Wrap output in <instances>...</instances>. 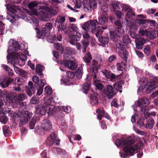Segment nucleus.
Returning a JSON list of instances; mask_svg holds the SVG:
<instances>
[{
  "instance_id": "obj_48",
  "label": "nucleus",
  "mask_w": 158,
  "mask_h": 158,
  "mask_svg": "<svg viewBox=\"0 0 158 158\" xmlns=\"http://www.w3.org/2000/svg\"><path fill=\"white\" fill-rule=\"evenodd\" d=\"M36 122L35 118L34 117L32 118L29 123V127L30 129H33L34 128Z\"/></svg>"
},
{
  "instance_id": "obj_39",
  "label": "nucleus",
  "mask_w": 158,
  "mask_h": 158,
  "mask_svg": "<svg viewBox=\"0 0 158 158\" xmlns=\"http://www.w3.org/2000/svg\"><path fill=\"white\" fill-rule=\"evenodd\" d=\"M44 26V27L43 28H45L46 29H45V30L48 33H49V31L52 29V24L50 23L47 22L46 23Z\"/></svg>"
},
{
  "instance_id": "obj_10",
  "label": "nucleus",
  "mask_w": 158,
  "mask_h": 158,
  "mask_svg": "<svg viewBox=\"0 0 158 158\" xmlns=\"http://www.w3.org/2000/svg\"><path fill=\"white\" fill-rule=\"evenodd\" d=\"M52 107L51 110V115H56L57 118H60L64 117V116L63 111L61 110V109L58 107H54L53 106H51Z\"/></svg>"
},
{
  "instance_id": "obj_60",
  "label": "nucleus",
  "mask_w": 158,
  "mask_h": 158,
  "mask_svg": "<svg viewBox=\"0 0 158 158\" xmlns=\"http://www.w3.org/2000/svg\"><path fill=\"white\" fill-rule=\"evenodd\" d=\"M8 120V118L6 116L2 115L0 117V122L3 123H6Z\"/></svg>"
},
{
  "instance_id": "obj_5",
  "label": "nucleus",
  "mask_w": 158,
  "mask_h": 158,
  "mask_svg": "<svg viewBox=\"0 0 158 158\" xmlns=\"http://www.w3.org/2000/svg\"><path fill=\"white\" fill-rule=\"evenodd\" d=\"M8 11L11 13L10 15L7 16V18L11 23H13L19 18V16L16 14L18 11H20V8L15 5H7L6 6Z\"/></svg>"
},
{
  "instance_id": "obj_56",
  "label": "nucleus",
  "mask_w": 158,
  "mask_h": 158,
  "mask_svg": "<svg viewBox=\"0 0 158 158\" xmlns=\"http://www.w3.org/2000/svg\"><path fill=\"white\" fill-rule=\"evenodd\" d=\"M77 67V66L76 63L72 61H71V63L69 65V67L68 68L72 70H75Z\"/></svg>"
},
{
  "instance_id": "obj_9",
  "label": "nucleus",
  "mask_w": 158,
  "mask_h": 158,
  "mask_svg": "<svg viewBox=\"0 0 158 158\" xmlns=\"http://www.w3.org/2000/svg\"><path fill=\"white\" fill-rule=\"evenodd\" d=\"M108 21L107 17L104 15H102L99 18H98L97 24L103 26L102 27L99 26V28L103 30L107 28Z\"/></svg>"
},
{
  "instance_id": "obj_33",
  "label": "nucleus",
  "mask_w": 158,
  "mask_h": 158,
  "mask_svg": "<svg viewBox=\"0 0 158 158\" xmlns=\"http://www.w3.org/2000/svg\"><path fill=\"white\" fill-rule=\"evenodd\" d=\"M94 83L96 88L99 90H101L104 88L103 85L99 81H94Z\"/></svg>"
},
{
  "instance_id": "obj_47",
  "label": "nucleus",
  "mask_w": 158,
  "mask_h": 158,
  "mask_svg": "<svg viewBox=\"0 0 158 158\" xmlns=\"http://www.w3.org/2000/svg\"><path fill=\"white\" fill-rule=\"evenodd\" d=\"M27 96L26 94L23 93H20L17 96V99L19 101H23L26 98Z\"/></svg>"
},
{
  "instance_id": "obj_63",
  "label": "nucleus",
  "mask_w": 158,
  "mask_h": 158,
  "mask_svg": "<svg viewBox=\"0 0 158 158\" xmlns=\"http://www.w3.org/2000/svg\"><path fill=\"white\" fill-rule=\"evenodd\" d=\"M125 44H124L123 43L121 42L119 43L118 45V48L120 50L122 51L123 52L125 51L126 50Z\"/></svg>"
},
{
  "instance_id": "obj_35",
  "label": "nucleus",
  "mask_w": 158,
  "mask_h": 158,
  "mask_svg": "<svg viewBox=\"0 0 158 158\" xmlns=\"http://www.w3.org/2000/svg\"><path fill=\"white\" fill-rule=\"evenodd\" d=\"M81 42L83 45V47L81 48H82V52L85 53L86 52V48L89 44V42L85 40H82Z\"/></svg>"
},
{
  "instance_id": "obj_51",
  "label": "nucleus",
  "mask_w": 158,
  "mask_h": 158,
  "mask_svg": "<svg viewBox=\"0 0 158 158\" xmlns=\"http://www.w3.org/2000/svg\"><path fill=\"white\" fill-rule=\"evenodd\" d=\"M44 69V66L41 64H37L36 65L35 71L36 73L42 72Z\"/></svg>"
},
{
  "instance_id": "obj_30",
  "label": "nucleus",
  "mask_w": 158,
  "mask_h": 158,
  "mask_svg": "<svg viewBox=\"0 0 158 158\" xmlns=\"http://www.w3.org/2000/svg\"><path fill=\"white\" fill-rule=\"evenodd\" d=\"M96 112L98 113L97 115L98 119L101 121L102 117H103L105 111L103 109H98L96 110Z\"/></svg>"
},
{
  "instance_id": "obj_61",
  "label": "nucleus",
  "mask_w": 158,
  "mask_h": 158,
  "mask_svg": "<svg viewBox=\"0 0 158 158\" xmlns=\"http://www.w3.org/2000/svg\"><path fill=\"white\" fill-rule=\"evenodd\" d=\"M67 127V126L65 120L63 119L61 121L60 127L62 129L65 130Z\"/></svg>"
},
{
  "instance_id": "obj_53",
  "label": "nucleus",
  "mask_w": 158,
  "mask_h": 158,
  "mask_svg": "<svg viewBox=\"0 0 158 158\" xmlns=\"http://www.w3.org/2000/svg\"><path fill=\"white\" fill-rule=\"evenodd\" d=\"M151 47L150 45H147L144 48V52L147 56H148L150 54Z\"/></svg>"
},
{
  "instance_id": "obj_42",
  "label": "nucleus",
  "mask_w": 158,
  "mask_h": 158,
  "mask_svg": "<svg viewBox=\"0 0 158 158\" xmlns=\"http://www.w3.org/2000/svg\"><path fill=\"white\" fill-rule=\"evenodd\" d=\"M65 20V18L64 17L61 16H59L57 17L56 20V22L57 23H64V22Z\"/></svg>"
},
{
  "instance_id": "obj_46",
  "label": "nucleus",
  "mask_w": 158,
  "mask_h": 158,
  "mask_svg": "<svg viewBox=\"0 0 158 158\" xmlns=\"http://www.w3.org/2000/svg\"><path fill=\"white\" fill-rule=\"evenodd\" d=\"M120 6L121 7V10L124 11L126 12L131 9L130 8V6L127 4L121 5Z\"/></svg>"
},
{
  "instance_id": "obj_25",
  "label": "nucleus",
  "mask_w": 158,
  "mask_h": 158,
  "mask_svg": "<svg viewBox=\"0 0 158 158\" xmlns=\"http://www.w3.org/2000/svg\"><path fill=\"white\" fill-rule=\"evenodd\" d=\"M14 58L17 59L19 58L21 60L23 61H25L27 60L26 56L22 53L19 52H15L13 55Z\"/></svg>"
},
{
  "instance_id": "obj_13",
  "label": "nucleus",
  "mask_w": 158,
  "mask_h": 158,
  "mask_svg": "<svg viewBox=\"0 0 158 158\" xmlns=\"http://www.w3.org/2000/svg\"><path fill=\"white\" fill-rule=\"evenodd\" d=\"M33 85V83L31 81H29L28 83V86L26 87L25 89L26 92L29 97L32 96L35 92V87Z\"/></svg>"
},
{
  "instance_id": "obj_27",
  "label": "nucleus",
  "mask_w": 158,
  "mask_h": 158,
  "mask_svg": "<svg viewBox=\"0 0 158 158\" xmlns=\"http://www.w3.org/2000/svg\"><path fill=\"white\" fill-rule=\"evenodd\" d=\"M13 49L15 51H18L19 50H22V48H20V46L19 43L13 40L12 43Z\"/></svg>"
},
{
  "instance_id": "obj_44",
  "label": "nucleus",
  "mask_w": 158,
  "mask_h": 158,
  "mask_svg": "<svg viewBox=\"0 0 158 158\" xmlns=\"http://www.w3.org/2000/svg\"><path fill=\"white\" fill-rule=\"evenodd\" d=\"M39 102V98L37 96L33 97L30 100V103L32 104H36Z\"/></svg>"
},
{
  "instance_id": "obj_24",
  "label": "nucleus",
  "mask_w": 158,
  "mask_h": 158,
  "mask_svg": "<svg viewBox=\"0 0 158 158\" xmlns=\"http://www.w3.org/2000/svg\"><path fill=\"white\" fill-rule=\"evenodd\" d=\"M84 0H73V2L75 5V8H80L82 5H83L84 8H85Z\"/></svg>"
},
{
  "instance_id": "obj_4",
  "label": "nucleus",
  "mask_w": 158,
  "mask_h": 158,
  "mask_svg": "<svg viewBox=\"0 0 158 158\" xmlns=\"http://www.w3.org/2000/svg\"><path fill=\"white\" fill-rule=\"evenodd\" d=\"M15 116L16 115L20 118V121L19 123V127L22 126L27 123L32 116V113L28 110H22L21 111L19 110H16L14 114Z\"/></svg>"
},
{
  "instance_id": "obj_11",
  "label": "nucleus",
  "mask_w": 158,
  "mask_h": 158,
  "mask_svg": "<svg viewBox=\"0 0 158 158\" xmlns=\"http://www.w3.org/2000/svg\"><path fill=\"white\" fill-rule=\"evenodd\" d=\"M102 73L105 75L106 78L109 79L111 81H115L116 79H118L119 75L116 76L110 71L106 69H103L102 71Z\"/></svg>"
},
{
  "instance_id": "obj_22",
  "label": "nucleus",
  "mask_w": 158,
  "mask_h": 158,
  "mask_svg": "<svg viewBox=\"0 0 158 158\" xmlns=\"http://www.w3.org/2000/svg\"><path fill=\"white\" fill-rule=\"evenodd\" d=\"M92 59V56L90 52H88L85 54L83 57V60L87 64V65L89 64Z\"/></svg>"
},
{
  "instance_id": "obj_21",
  "label": "nucleus",
  "mask_w": 158,
  "mask_h": 158,
  "mask_svg": "<svg viewBox=\"0 0 158 158\" xmlns=\"http://www.w3.org/2000/svg\"><path fill=\"white\" fill-rule=\"evenodd\" d=\"M147 37L150 39L153 40L158 36V32L157 30H154L151 31H148Z\"/></svg>"
},
{
  "instance_id": "obj_57",
  "label": "nucleus",
  "mask_w": 158,
  "mask_h": 158,
  "mask_svg": "<svg viewBox=\"0 0 158 158\" xmlns=\"http://www.w3.org/2000/svg\"><path fill=\"white\" fill-rule=\"evenodd\" d=\"M120 10H115L114 11L115 15L117 16V17L118 19H121L122 18V17L123 16L124 14L122 13Z\"/></svg>"
},
{
  "instance_id": "obj_58",
  "label": "nucleus",
  "mask_w": 158,
  "mask_h": 158,
  "mask_svg": "<svg viewBox=\"0 0 158 158\" xmlns=\"http://www.w3.org/2000/svg\"><path fill=\"white\" fill-rule=\"evenodd\" d=\"M65 26L64 23L59 24V26H57V30L58 32L60 31H64V29L65 28Z\"/></svg>"
},
{
  "instance_id": "obj_17",
  "label": "nucleus",
  "mask_w": 158,
  "mask_h": 158,
  "mask_svg": "<svg viewBox=\"0 0 158 158\" xmlns=\"http://www.w3.org/2000/svg\"><path fill=\"white\" fill-rule=\"evenodd\" d=\"M81 34L78 32H76V35H73L69 36V39L70 40L69 43L72 45L75 44V42L80 40Z\"/></svg>"
},
{
  "instance_id": "obj_6",
  "label": "nucleus",
  "mask_w": 158,
  "mask_h": 158,
  "mask_svg": "<svg viewBox=\"0 0 158 158\" xmlns=\"http://www.w3.org/2000/svg\"><path fill=\"white\" fill-rule=\"evenodd\" d=\"M38 11L40 15L48 19L56 15L58 13V10L56 8L50 9L48 7L45 6H43L42 7L39 9Z\"/></svg>"
},
{
  "instance_id": "obj_16",
  "label": "nucleus",
  "mask_w": 158,
  "mask_h": 158,
  "mask_svg": "<svg viewBox=\"0 0 158 158\" xmlns=\"http://www.w3.org/2000/svg\"><path fill=\"white\" fill-rule=\"evenodd\" d=\"M35 29L37 31V36L38 38L43 39L49 34V33L45 30L46 29L45 28L42 27L41 30H40L37 27H35Z\"/></svg>"
},
{
  "instance_id": "obj_38",
  "label": "nucleus",
  "mask_w": 158,
  "mask_h": 158,
  "mask_svg": "<svg viewBox=\"0 0 158 158\" xmlns=\"http://www.w3.org/2000/svg\"><path fill=\"white\" fill-rule=\"evenodd\" d=\"M118 38L115 32L114 31H110V38L111 40L114 41H116L118 40Z\"/></svg>"
},
{
  "instance_id": "obj_18",
  "label": "nucleus",
  "mask_w": 158,
  "mask_h": 158,
  "mask_svg": "<svg viewBox=\"0 0 158 158\" xmlns=\"http://www.w3.org/2000/svg\"><path fill=\"white\" fill-rule=\"evenodd\" d=\"M56 139V137L55 133L54 132H52L46 140V145L47 146H51L53 144H55V140Z\"/></svg>"
},
{
  "instance_id": "obj_34",
  "label": "nucleus",
  "mask_w": 158,
  "mask_h": 158,
  "mask_svg": "<svg viewBox=\"0 0 158 158\" xmlns=\"http://www.w3.org/2000/svg\"><path fill=\"white\" fill-rule=\"evenodd\" d=\"M44 128L42 126H36L35 128L34 131L35 132L37 133L38 134L43 135L44 134Z\"/></svg>"
},
{
  "instance_id": "obj_31",
  "label": "nucleus",
  "mask_w": 158,
  "mask_h": 158,
  "mask_svg": "<svg viewBox=\"0 0 158 158\" xmlns=\"http://www.w3.org/2000/svg\"><path fill=\"white\" fill-rule=\"evenodd\" d=\"M145 119L143 117H140L137 120V126H139L140 128H141L144 125V122Z\"/></svg>"
},
{
  "instance_id": "obj_20",
  "label": "nucleus",
  "mask_w": 158,
  "mask_h": 158,
  "mask_svg": "<svg viewBox=\"0 0 158 158\" xmlns=\"http://www.w3.org/2000/svg\"><path fill=\"white\" fill-rule=\"evenodd\" d=\"M152 84H151V82H149V83H148V85H146L144 87H143V89H144V88H146L145 89V92L147 94H150L152 91H153L154 89L156 88L155 86H154Z\"/></svg>"
},
{
  "instance_id": "obj_64",
  "label": "nucleus",
  "mask_w": 158,
  "mask_h": 158,
  "mask_svg": "<svg viewBox=\"0 0 158 158\" xmlns=\"http://www.w3.org/2000/svg\"><path fill=\"white\" fill-rule=\"evenodd\" d=\"M53 98L52 97H50L44 103L45 104H46V106L49 107H51L50 104L53 101Z\"/></svg>"
},
{
  "instance_id": "obj_45",
  "label": "nucleus",
  "mask_w": 158,
  "mask_h": 158,
  "mask_svg": "<svg viewBox=\"0 0 158 158\" xmlns=\"http://www.w3.org/2000/svg\"><path fill=\"white\" fill-rule=\"evenodd\" d=\"M151 84H152L155 88L158 87V77H155L152 79L150 81Z\"/></svg>"
},
{
  "instance_id": "obj_12",
  "label": "nucleus",
  "mask_w": 158,
  "mask_h": 158,
  "mask_svg": "<svg viewBox=\"0 0 158 158\" xmlns=\"http://www.w3.org/2000/svg\"><path fill=\"white\" fill-rule=\"evenodd\" d=\"M42 126L45 131L51 132L52 130V126L51 122L48 119L43 121Z\"/></svg>"
},
{
  "instance_id": "obj_59",
  "label": "nucleus",
  "mask_w": 158,
  "mask_h": 158,
  "mask_svg": "<svg viewBox=\"0 0 158 158\" xmlns=\"http://www.w3.org/2000/svg\"><path fill=\"white\" fill-rule=\"evenodd\" d=\"M54 46L56 50L60 51L61 52H63V48L61 44L57 43L55 44Z\"/></svg>"
},
{
  "instance_id": "obj_2",
  "label": "nucleus",
  "mask_w": 158,
  "mask_h": 158,
  "mask_svg": "<svg viewBox=\"0 0 158 158\" xmlns=\"http://www.w3.org/2000/svg\"><path fill=\"white\" fill-rule=\"evenodd\" d=\"M98 21L96 19L90 20L85 23L82 28L84 31L88 30L89 31H91L92 33L95 34L97 37L102 35L103 31L99 28V26H96Z\"/></svg>"
},
{
  "instance_id": "obj_62",
  "label": "nucleus",
  "mask_w": 158,
  "mask_h": 158,
  "mask_svg": "<svg viewBox=\"0 0 158 158\" xmlns=\"http://www.w3.org/2000/svg\"><path fill=\"white\" fill-rule=\"evenodd\" d=\"M71 61L68 60L64 59L61 64L64 65L66 67L68 68L71 63Z\"/></svg>"
},
{
  "instance_id": "obj_32",
  "label": "nucleus",
  "mask_w": 158,
  "mask_h": 158,
  "mask_svg": "<svg viewBox=\"0 0 158 158\" xmlns=\"http://www.w3.org/2000/svg\"><path fill=\"white\" fill-rule=\"evenodd\" d=\"M124 31L121 27H117L115 29V33L118 37H120L123 35Z\"/></svg>"
},
{
  "instance_id": "obj_7",
  "label": "nucleus",
  "mask_w": 158,
  "mask_h": 158,
  "mask_svg": "<svg viewBox=\"0 0 158 158\" xmlns=\"http://www.w3.org/2000/svg\"><path fill=\"white\" fill-rule=\"evenodd\" d=\"M52 107H49L46 106V104L44 103L41 106H38L36 107V112L38 114H39L42 115H45L46 113L47 112L49 115H51V110L52 109Z\"/></svg>"
},
{
  "instance_id": "obj_41",
  "label": "nucleus",
  "mask_w": 158,
  "mask_h": 158,
  "mask_svg": "<svg viewBox=\"0 0 158 158\" xmlns=\"http://www.w3.org/2000/svg\"><path fill=\"white\" fill-rule=\"evenodd\" d=\"M69 30L71 32L72 31H78V28L73 24H71L69 27Z\"/></svg>"
},
{
  "instance_id": "obj_8",
  "label": "nucleus",
  "mask_w": 158,
  "mask_h": 158,
  "mask_svg": "<svg viewBox=\"0 0 158 158\" xmlns=\"http://www.w3.org/2000/svg\"><path fill=\"white\" fill-rule=\"evenodd\" d=\"M104 94L106 95L107 98L110 99L116 94V93L114 91V89L112 86L109 85L105 87L103 90Z\"/></svg>"
},
{
  "instance_id": "obj_40",
  "label": "nucleus",
  "mask_w": 158,
  "mask_h": 158,
  "mask_svg": "<svg viewBox=\"0 0 158 158\" xmlns=\"http://www.w3.org/2000/svg\"><path fill=\"white\" fill-rule=\"evenodd\" d=\"M44 91H45V96L50 95L52 94V89L48 86H46L44 88Z\"/></svg>"
},
{
  "instance_id": "obj_28",
  "label": "nucleus",
  "mask_w": 158,
  "mask_h": 158,
  "mask_svg": "<svg viewBox=\"0 0 158 158\" xmlns=\"http://www.w3.org/2000/svg\"><path fill=\"white\" fill-rule=\"evenodd\" d=\"M88 8L90 9L94 10L97 7V2L95 0H89Z\"/></svg>"
},
{
  "instance_id": "obj_43",
  "label": "nucleus",
  "mask_w": 158,
  "mask_h": 158,
  "mask_svg": "<svg viewBox=\"0 0 158 158\" xmlns=\"http://www.w3.org/2000/svg\"><path fill=\"white\" fill-rule=\"evenodd\" d=\"M83 71L82 70V68L81 69L78 68L76 71V76L78 79H80L82 75Z\"/></svg>"
},
{
  "instance_id": "obj_14",
  "label": "nucleus",
  "mask_w": 158,
  "mask_h": 158,
  "mask_svg": "<svg viewBox=\"0 0 158 158\" xmlns=\"http://www.w3.org/2000/svg\"><path fill=\"white\" fill-rule=\"evenodd\" d=\"M4 78V79L0 80V85L3 88L8 87L10 84L14 83V81H15V80L14 81L13 79L9 78L6 80V76H5Z\"/></svg>"
},
{
  "instance_id": "obj_36",
  "label": "nucleus",
  "mask_w": 158,
  "mask_h": 158,
  "mask_svg": "<svg viewBox=\"0 0 158 158\" xmlns=\"http://www.w3.org/2000/svg\"><path fill=\"white\" fill-rule=\"evenodd\" d=\"M135 14L132 11L131 9L129 11H127L126 12L125 15V18H127L132 19L133 17L135 16Z\"/></svg>"
},
{
  "instance_id": "obj_29",
  "label": "nucleus",
  "mask_w": 158,
  "mask_h": 158,
  "mask_svg": "<svg viewBox=\"0 0 158 158\" xmlns=\"http://www.w3.org/2000/svg\"><path fill=\"white\" fill-rule=\"evenodd\" d=\"M98 37L99 40L101 43L104 44H107L108 43L109 39L108 37L103 36H100V35L98 38Z\"/></svg>"
},
{
  "instance_id": "obj_15",
  "label": "nucleus",
  "mask_w": 158,
  "mask_h": 158,
  "mask_svg": "<svg viewBox=\"0 0 158 158\" xmlns=\"http://www.w3.org/2000/svg\"><path fill=\"white\" fill-rule=\"evenodd\" d=\"M98 93H94L93 91L90 94V102L92 105H97L98 103Z\"/></svg>"
},
{
  "instance_id": "obj_37",
  "label": "nucleus",
  "mask_w": 158,
  "mask_h": 158,
  "mask_svg": "<svg viewBox=\"0 0 158 158\" xmlns=\"http://www.w3.org/2000/svg\"><path fill=\"white\" fill-rule=\"evenodd\" d=\"M2 67L8 73V74L10 76H12L13 74L12 73V70L9 66L4 64L2 65Z\"/></svg>"
},
{
  "instance_id": "obj_3",
  "label": "nucleus",
  "mask_w": 158,
  "mask_h": 158,
  "mask_svg": "<svg viewBox=\"0 0 158 158\" xmlns=\"http://www.w3.org/2000/svg\"><path fill=\"white\" fill-rule=\"evenodd\" d=\"M149 104V101L148 98H143L139 99L138 100L136 106L140 108V110L141 112L144 113L145 118L147 119L151 116H154L155 115V112L154 111L152 112H148L147 109V107Z\"/></svg>"
},
{
  "instance_id": "obj_52",
  "label": "nucleus",
  "mask_w": 158,
  "mask_h": 158,
  "mask_svg": "<svg viewBox=\"0 0 158 158\" xmlns=\"http://www.w3.org/2000/svg\"><path fill=\"white\" fill-rule=\"evenodd\" d=\"M142 82L143 83V86L142 88H139V90L141 91H142L143 87L146 85H147L148 84V83H149V82L148 83V80L146 78H143L142 79Z\"/></svg>"
},
{
  "instance_id": "obj_49",
  "label": "nucleus",
  "mask_w": 158,
  "mask_h": 158,
  "mask_svg": "<svg viewBox=\"0 0 158 158\" xmlns=\"http://www.w3.org/2000/svg\"><path fill=\"white\" fill-rule=\"evenodd\" d=\"M66 51L68 55H71L74 54L75 50L73 48L68 47L66 48Z\"/></svg>"
},
{
  "instance_id": "obj_55",
  "label": "nucleus",
  "mask_w": 158,
  "mask_h": 158,
  "mask_svg": "<svg viewBox=\"0 0 158 158\" xmlns=\"http://www.w3.org/2000/svg\"><path fill=\"white\" fill-rule=\"evenodd\" d=\"M135 41L136 44H139L140 45L143 46V44L146 43V41H145L143 37H141L139 39H137Z\"/></svg>"
},
{
  "instance_id": "obj_26",
  "label": "nucleus",
  "mask_w": 158,
  "mask_h": 158,
  "mask_svg": "<svg viewBox=\"0 0 158 158\" xmlns=\"http://www.w3.org/2000/svg\"><path fill=\"white\" fill-rule=\"evenodd\" d=\"M100 67H92L90 69L91 72L92 73V76L94 80L96 79L97 75L98 73V69Z\"/></svg>"
},
{
  "instance_id": "obj_54",
  "label": "nucleus",
  "mask_w": 158,
  "mask_h": 158,
  "mask_svg": "<svg viewBox=\"0 0 158 158\" xmlns=\"http://www.w3.org/2000/svg\"><path fill=\"white\" fill-rule=\"evenodd\" d=\"M123 44H125V45L131 43V40L128 36H125L123 37Z\"/></svg>"
},
{
  "instance_id": "obj_1",
  "label": "nucleus",
  "mask_w": 158,
  "mask_h": 158,
  "mask_svg": "<svg viewBox=\"0 0 158 158\" xmlns=\"http://www.w3.org/2000/svg\"><path fill=\"white\" fill-rule=\"evenodd\" d=\"M135 142V140L131 137L117 139L115 142L116 145L123 146V150L124 152H119L120 156L123 158H129V156L137 153L138 147L134 145Z\"/></svg>"
},
{
  "instance_id": "obj_50",
  "label": "nucleus",
  "mask_w": 158,
  "mask_h": 158,
  "mask_svg": "<svg viewBox=\"0 0 158 158\" xmlns=\"http://www.w3.org/2000/svg\"><path fill=\"white\" fill-rule=\"evenodd\" d=\"M3 131L4 135H8L10 132L9 127L7 125L4 126L3 127Z\"/></svg>"
},
{
  "instance_id": "obj_19",
  "label": "nucleus",
  "mask_w": 158,
  "mask_h": 158,
  "mask_svg": "<svg viewBox=\"0 0 158 158\" xmlns=\"http://www.w3.org/2000/svg\"><path fill=\"white\" fill-rule=\"evenodd\" d=\"M91 83L89 81L84 83L82 86V91L86 94H87L90 90Z\"/></svg>"
},
{
  "instance_id": "obj_23",
  "label": "nucleus",
  "mask_w": 158,
  "mask_h": 158,
  "mask_svg": "<svg viewBox=\"0 0 158 158\" xmlns=\"http://www.w3.org/2000/svg\"><path fill=\"white\" fill-rule=\"evenodd\" d=\"M123 83V81H119L116 82L114 85V86L115 90L117 91H119L120 93L122 92L121 89H122V84Z\"/></svg>"
}]
</instances>
